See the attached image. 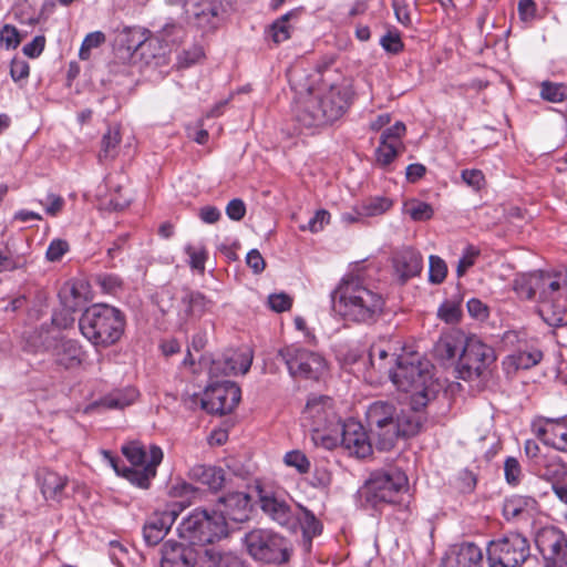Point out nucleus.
Here are the masks:
<instances>
[{
    "mask_svg": "<svg viewBox=\"0 0 567 567\" xmlns=\"http://www.w3.org/2000/svg\"><path fill=\"white\" fill-rule=\"evenodd\" d=\"M351 91L347 85H333L321 99V112L327 123L339 120L348 110Z\"/></svg>",
    "mask_w": 567,
    "mask_h": 567,
    "instance_id": "nucleus-21",
    "label": "nucleus"
},
{
    "mask_svg": "<svg viewBox=\"0 0 567 567\" xmlns=\"http://www.w3.org/2000/svg\"><path fill=\"white\" fill-rule=\"evenodd\" d=\"M284 463L289 467H295L298 473L305 474L310 468V462L300 451L287 452L284 456Z\"/></svg>",
    "mask_w": 567,
    "mask_h": 567,
    "instance_id": "nucleus-52",
    "label": "nucleus"
},
{
    "mask_svg": "<svg viewBox=\"0 0 567 567\" xmlns=\"http://www.w3.org/2000/svg\"><path fill=\"white\" fill-rule=\"evenodd\" d=\"M341 445L344 450L358 458H364L372 453V444L364 427L354 421L341 423V419L330 423L326 433H321V446L333 449Z\"/></svg>",
    "mask_w": 567,
    "mask_h": 567,
    "instance_id": "nucleus-6",
    "label": "nucleus"
},
{
    "mask_svg": "<svg viewBox=\"0 0 567 567\" xmlns=\"http://www.w3.org/2000/svg\"><path fill=\"white\" fill-rule=\"evenodd\" d=\"M64 311L75 312L87 300V285L83 280L66 282L59 292Z\"/></svg>",
    "mask_w": 567,
    "mask_h": 567,
    "instance_id": "nucleus-26",
    "label": "nucleus"
},
{
    "mask_svg": "<svg viewBox=\"0 0 567 567\" xmlns=\"http://www.w3.org/2000/svg\"><path fill=\"white\" fill-rule=\"evenodd\" d=\"M332 310L352 321L368 322L383 310L384 299L368 282L364 268L347 274L331 295Z\"/></svg>",
    "mask_w": 567,
    "mask_h": 567,
    "instance_id": "nucleus-3",
    "label": "nucleus"
},
{
    "mask_svg": "<svg viewBox=\"0 0 567 567\" xmlns=\"http://www.w3.org/2000/svg\"><path fill=\"white\" fill-rule=\"evenodd\" d=\"M408 491V477L400 470L375 472L362 489L365 502L373 507L381 504H393L401 501Z\"/></svg>",
    "mask_w": 567,
    "mask_h": 567,
    "instance_id": "nucleus-8",
    "label": "nucleus"
},
{
    "mask_svg": "<svg viewBox=\"0 0 567 567\" xmlns=\"http://www.w3.org/2000/svg\"><path fill=\"white\" fill-rule=\"evenodd\" d=\"M512 358L517 369H529L542 360L543 353L539 350L519 351Z\"/></svg>",
    "mask_w": 567,
    "mask_h": 567,
    "instance_id": "nucleus-53",
    "label": "nucleus"
},
{
    "mask_svg": "<svg viewBox=\"0 0 567 567\" xmlns=\"http://www.w3.org/2000/svg\"><path fill=\"white\" fill-rule=\"evenodd\" d=\"M404 151V146L395 145L384 141L379 142L375 150V163L381 168L389 167L395 158Z\"/></svg>",
    "mask_w": 567,
    "mask_h": 567,
    "instance_id": "nucleus-40",
    "label": "nucleus"
},
{
    "mask_svg": "<svg viewBox=\"0 0 567 567\" xmlns=\"http://www.w3.org/2000/svg\"><path fill=\"white\" fill-rule=\"evenodd\" d=\"M291 13H286L277 19L270 27V35L275 43H280L290 38V27L288 20Z\"/></svg>",
    "mask_w": 567,
    "mask_h": 567,
    "instance_id": "nucleus-51",
    "label": "nucleus"
},
{
    "mask_svg": "<svg viewBox=\"0 0 567 567\" xmlns=\"http://www.w3.org/2000/svg\"><path fill=\"white\" fill-rule=\"evenodd\" d=\"M535 544L553 567H567V538L555 527H544L535 536Z\"/></svg>",
    "mask_w": 567,
    "mask_h": 567,
    "instance_id": "nucleus-15",
    "label": "nucleus"
},
{
    "mask_svg": "<svg viewBox=\"0 0 567 567\" xmlns=\"http://www.w3.org/2000/svg\"><path fill=\"white\" fill-rule=\"evenodd\" d=\"M182 303L185 306L187 316L196 317H202L212 306V301L202 292L190 290L186 291L182 297Z\"/></svg>",
    "mask_w": 567,
    "mask_h": 567,
    "instance_id": "nucleus-35",
    "label": "nucleus"
},
{
    "mask_svg": "<svg viewBox=\"0 0 567 567\" xmlns=\"http://www.w3.org/2000/svg\"><path fill=\"white\" fill-rule=\"evenodd\" d=\"M405 355H408V357L415 355V357H419L421 360H425L419 353H403L395 359L394 368L388 367V363L385 362L389 357L388 351L379 346H373L369 353V361H370V364L372 365V368H375L380 371H382V370L386 371L389 373V377L391 378V371H394L396 369L399 359L402 357H405Z\"/></svg>",
    "mask_w": 567,
    "mask_h": 567,
    "instance_id": "nucleus-39",
    "label": "nucleus"
},
{
    "mask_svg": "<svg viewBox=\"0 0 567 567\" xmlns=\"http://www.w3.org/2000/svg\"><path fill=\"white\" fill-rule=\"evenodd\" d=\"M22 41V35L12 24H4L0 29V43L7 50L17 49Z\"/></svg>",
    "mask_w": 567,
    "mask_h": 567,
    "instance_id": "nucleus-50",
    "label": "nucleus"
},
{
    "mask_svg": "<svg viewBox=\"0 0 567 567\" xmlns=\"http://www.w3.org/2000/svg\"><path fill=\"white\" fill-rule=\"evenodd\" d=\"M185 254L189 257V266L192 269L203 274L205 271V262L207 259V250L204 246L186 245Z\"/></svg>",
    "mask_w": 567,
    "mask_h": 567,
    "instance_id": "nucleus-44",
    "label": "nucleus"
},
{
    "mask_svg": "<svg viewBox=\"0 0 567 567\" xmlns=\"http://www.w3.org/2000/svg\"><path fill=\"white\" fill-rule=\"evenodd\" d=\"M138 392L134 388H126L124 390H115L105 395L100 405L106 409H124L131 405L137 399Z\"/></svg>",
    "mask_w": 567,
    "mask_h": 567,
    "instance_id": "nucleus-34",
    "label": "nucleus"
},
{
    "mask_svg": "<svg viewBox=\"0 0 567 567\" xmlns=\"http://www.w3.org/2000/svg\"><path fill=\"white\" fill-rule=\"evenodd\" d=\"M252 363V354L249 351L233 352L226 357V368H223V375L246 374Z\"/></svg>",
    "mask_w": 567,
    "mask_h": 567,
    "instance_id": "nucleus-36",
    "label": "nucleus"
},
{
    "mask_svg": "<svg viewBox=\"0 0 567 567\" xmlns=\"http://www.w3.org/2000/svg\"><path fill=\"white\" fill-rule=\"evenodd\" d=\"M122 453L130 461L132 466H143L150 461V451L146 452L137 442H130L123 445Z\"/></svg>",
    "mask_w": 567,
    "mask_h": 567,
    "instance_id": "nucleus-42",
    "label": "nucleus"
},
{
    "mask_svg": "<svg viewBox=\"0 0 567 567\" xmlns=\"http://www.w3.org/2000/svg\"><path fill=\"white\" fill-rule=\"evenodd\" d=\"M200 560L205 567H246L238 556L216 547L204 548Z\"/></svg>",
    "mask_w": 567,
    "mask_h": 567,
    "instance_id": "nucleus-32",
    "label": "nucleus"
},
{
    "mask_svg": "<svg viewBox=\"0 0 567 567\" xmlns=\"http://www.w3.org/2000/svg\"><path fill=\"white\" fill-rule=\"evenodd\" d=\"M244 542L249 555L266 564H286L292 553L289 540L268 529H252Z\"/></svg>",
    "mask_w": 567,
    "mask_h": 567,
    "instance_id": "nucleus-7",
    "label": "nucleus"
},
{
    "mask_svg": "<svg viewBox=\"0 0 567 567\" xmlns=\"http://www.w3.org/2000/svg\"><path fill=\"white\" fill-rule=\"evenodd\" d=\"M219 7L220 0H186L184 2L185 19L199 28H209L218 16Z\"/></svg>",
    "mask_w": 567,
    "mask_h": 567,
    "instance_id": "nucleus-23",
    "label": "nucleus"
},
{
    "mask_svg": "<svg viewBox=\"0 0 567 567\" xmlns=\"http://www.w3.org/2000/svg\"><path fill=\"white\" fill-rule=\"evenodd\" d=\"M437 316L441 320L446 323H456L462 317L461 305L457 301L446 300L444 301L439 310Z\"/></svg>",
    "mask_w": 567,
    "mask_h": 567,
    "instance_id": "nucleus-47",
    "label": "nucleus"
},
{
    "mask_svg": "<svg viewBox=\"0 0 567 567\" xmlns=\"http://www.w3.org/2000/svg\"><path fill=\"white\" fill-rule=\"evenodd\" d=\"M403 213L414 221H425L433 217L434 209L430 204L413 198L403 204Z\"/></svg>",
    "mask_w": 567,
    "mask_h": 567,
    "instance_id": "nucleus-41",
    "label": "nucleus"
},
{
    "mask_svg": "<svg viewBox=\"0 0 567 567\" xmlns=\"http://www.w3.org/2000/svg\"><path fill=\"white\" fill-rule=\"evenodd\" d=\"M30 66L27 61L20 58H13L10 64V75L14 82L24 80L29 76Z\"/></svg>",
    "mask_w": 567,
    "mask_h": 567,
    "instance_id": "nucleus-58",
    "label": "nucleus"
},
{
    "mask_svg": "<svg viewBox=\"0 0 567 567\" xmlns=\"http://www.w3.org/2000/svg\"><path fill=\"white\" fill-rule=\"evenodd\" d=\"M391 381L410 401L408 410L398 408L388 401L371 403L365 412L370 431L377 437L379 450H390L400 436H413L419 433L423 416L420 411L439 393L441 386L433 378V365L419 357H402L398 367L391 371Z\"/></svg>",
    "mask_w": 567,
    "mask_h": 567,
    "instance_id": "nucleus-1",
    "label": "nucleus"
},
{
    "mask_svg": "<svg viewBox=\"0 0 567 567\" xmlns=\"http://www.w3.org/2000/svg\"><path fill=\"white\" fill-rule=\"evenodd\" d=\"M540 96L551 103H559L567 97V87L564 84L543 82Z\"/></svg>",
    "mask_w": 567,
    "mask_h": 567,
    "instance_id": "nucleus-43",
    "label": "nucleus"
},
{
    "mask_svg": "<svg viewBox=\"0 0 567 567\" xmlns=\"http://www.w3.org/2000/svg\"><path fill=\"white\" fill-rule=\"evenodd\" d=\"M157 42L150 31L141 27H125L116 30L114 38L115 56L123 63H136L138 60L148 63L156 53L146 54V49Z\"/></svg>",
    "mask_w": 567,
    "mask_h": 567,
    "instance_id": "nucleus-9",
    "label": "nucleus"
},
{
    "mask_svg": "<svg viewBox=\"0 0 567 567\" xmlns=\"http://www.w3.org/2000/svg\"><path fill=\"white\" fill-rule=\"evenodd\" d=\"M429 280L432 284L439 285L444 281L447 275L446 262L439 256H430L429 259Z\"/></svg>",
    "mask_w": 567,
    "mask_h": 567,
    "instance_id": "nucleus-46",
    "label": "nucleus"
},
{
    "mask_svg": "<svg viewBox=\"0 0 567 567\" xmlns=\"http://www.w3.org/2000/svg\"><path fill=\"white\" fill-rule=\"evenodd\" d=\"M278 355L285 361L291 375L317 379L312 364L319 363V357L295 346L279 350Z\"/></svg>",
    "mask_w": 567,
    "mask_h": 567,
    "instance_id": "nucleus-19",
    "label": "nucleus"
},
{
    "mask_svg": "<svg viewBox=\"0 0 567 567\" xmlns=\"http://www.w3.org/2000/svg\"><path fill=\"white\" fill-rule=\"evenodd\" d=\"M190 477L213 491L220 489L225 484V472L216 466L195 465L190 470Z\"/></svg>",
    "mask_w": 567,
    "mask_h": 567,
    "instance_id": "nucleus-31",
    "label": "nucleus"
},
{
    "mask_svg": "<svg viewBox=\"0 0 567 567\" xmlns=\"http://www.w3.org/2000/svg\"><path fill=\"white\" fill-rule=\"evenodd\" d=\"M513 288L523 299H537L538 313L548 326L567 324V270L519 274Z\"/></svg>",
    "mask_w": 567,
    "mask_h": 567,
    "instance_id": "nucleus-2",
    "label": "nucleus"
},
{
    "mask_svg": "<svg viewBox=\"0 0 567 567\" xmlns=\"http://www.w3.org/2000/svg\"><path fill=\"white\" fill-rule=\"evenodd\" d=\"M461 177L470 187L478 190L484 185V175L480 169H464Z\"/></svg>",
    "mask_w": 567,
    "mask_h": 567,
    "instance_id": "nucleus-62",
    "label": "nucleus"
},
{
    "mask_svg": "<svg viewBox=\"0 0 567 567\" xmlns=\"http://www.w3.org/2000/svg\"><path fill=\"white\" fill-rule=\"evenodd\" d=\"M529 554V544L524 536L507 534L488 544V567H522Z\"/></svg>",
    "mask_w": 567,
    "mask_h": 567,
    "instance_id": "nucleus-10",
    "label": "nucleus"
},
{
    "mask_svg": "<svg viewBox=\"0 0 567 567\" xmlns=\"http://www.w3.org/2000/svg\"><path fill=\"white\" fill-rule=\"evenodd\" d=\"M381 47L389 53L396 54L403 49V43L398 31H388L380 40Z\"/></svg>",
    "mask_w": 567,
    "mask_h": 567,
    "instance_id": "nucleus-57",
    "label": "nucleus"
},
{
    "mask_svg": "<svg viewBox=\"0 0 567 567\" xmlns=\"http://www.w3.org/2000/svg\"><path fill=\"white\" fill-rule=\"evenodd\" d=\"M105 42V34L101 31H94L89 33L80 48L79 58L81 60H89L91 56V50L99 48Z\"/></svg>",
    "mask_w": 567,
    "mask_h": 567,
    "instance_id": "nucleus-48",
    "label": "nucleus"
},
{
    "mask_svg": "<svg viewBox=\"0 0 567 567\" xmlns=\"http://www.w3.org/2000/svg\"><path fill=\"white\" fill-rule=\"evenodd\" d=\"M40 203L45 207V212L51 216L58 215L64 206V199L60 195L55 194H49L45 199Z\"/></svg>",
    "mask_w": 567,
    "mask_h": 567,
    "instance_id": "nucleus-64",
    "label": "nucleus"
},
{
    "mask_svg": "<svg viewBox=\"0 0 567 567\" xmlns=\"http://www.w3.org/2000/svg\"><path fill=\"white\" fill-rule=\"evenodd\" d=\"M483 554L473 543L451 545L442 558V567H482Z\"/></svg>",
    "mask_w": 567,
    "mask_h": 567,
    "instance_id": "nucleus-20",
    "label": "nucleus"
},
{
    "mask_svg": "<svg viewBox=\"0 0 567 567\" xmlns=\"http://www.w3.org/2000/svg\"><path fill=\"white\" fill-rule=\"evenodd\" d=\"M301 514L298 516V522L302 532V546L309 550L313 537L318 532V522L313 513L305 507H300Z\"/></svg>",
    "mask_w": 567,
    "mask_h": 567,
    "instance_id": "nucleus-37",
    "label": "nucleus"
},
{
    "mask_svg": "<svg viewBox=\"0 0 567 567\" xmlns=\"http://www.w3.org/2000/svg\"><path fill=\"white\" fill-rule=\"evenodd\" d=\"M41 492L47 499L59 501L64 493L68 477L55 472L43 470L38 474Z\"/></svg>",
    "mask_w": 567,
    "mask_h": 567,
    "instance_id": "nucleus-29",
    "label": "nucleus"
},
{
    "mask_svg": "<svg viewBox=\"0 0 567 567\" xmlns=\"http://www.w3.org/2000/svg\"><path fill=\"white\" fill-rule=\"evenodd\" d=\"M182 507L177 503L167 504L163 509L153 512L145 520L143 526V538L148 546H156L159 544L176 518L178 517Z\"/></svg>",
    "mask_w": 567,
    "mask_h": 567,
    "instance_id": "nucleus-16",
    "label": "nucleus"
},
{
    "mask_svg": "<svg viewBox=\"0 0 567 567\" xmlns=\"http://www.w3.org/2000/svg\"><path fill=\"white\" fill-rule=\"evenodd\" d=\"M532 430L544 444L567 453V422L565 417H537L532 423Z\"/></svg>",
    "mask_w": 567,
    "mask_h": 567,
    "instance_id": "nucleus-17",
    "label": "nucleus"
},
{
    "mask_svg": "<svg viewBox=\"0 0 567 567\" xmlns=\"http://www.w3.org/2000/svg\"><path fill=\"white\" fill-rule=\"evenodd\" d=\"M184 31L179 23L167 22L158 31L159 42L163 41L166 44L175 43L183 35Z\"/></svg>",
    "mask_w": 567,
    "mask_h": 567,
    "instance_id": "nucleus-55",
    "label": "nucleus"
},
{
    "mask_svg": "<svg viewBox=\"0 0 567 567\" xmlns=\"http://www.w3.org/2000/svg\"><path fill=\"white\" fill-rule=\"evenodd\" d=\"M504 475L507 484L517 486L524 476L520 463L516 457L509 456L504 462Z\"/></svg>",
    "mask_w": 567,
    "mask_h": 567,
    "instance_id": "nucleus-45",
    "label": "nucleus"
},
{
    "mask_svg": "<svg viewBox=\"0 0 567 567\" xmlns=\"http://www.w3.org/2000/svg\"><path fill=\"white\" fill-rule=\"evenodd\" d=\"M124 327V315L117 308L104 303L86 308L79 320L81 333L95 347L106 348L116 343Z\"/></svg>",
    "mask_w": 567,
    "mask_h": 567,
    "instance_id": "nucleus-4",
    "label": "nucleus"
},
{
    "mask_svg": "<svg viewBox=\"0 0 567 567\" xmlns=\"http://www.w3.org/2000/svg\"><path fill=\"white\" fill-rule=\"evenodd\" d=\"M44 348L59 369L73 370L83 362L84 350L78 340L54 336L47 340Z\"/></svg>",
    "mask_w": 567,
    "mask_h": 567,
    "instance_id": "nucleus-13",
    "label": "nucleus"
},
{
    "mask_svg": "<svg viewBox=\"0 0 567 567\" xmlns=\"http://www.w3.org/2000/svg\"><path fill=\"white\" fill-rule=\"evenodd\" d=\"M269 307L276 312H284L291 308L292 299L284 293H272L268 297Z\"/></svg>",
    "mask_w": 567,
    "mask_h": 567,
    "instance_id": "nucleus-59",
    "label": "nucleus"
},
{
    "mask_svg": "<svg viewBox=\"0 0 567 567\" xmlns=\"http://www.w3.org/2000/svg\"><path fill=\"white\" fill-rule=\"evenodd\" d=\"M495 359L496 357L493 348L485 344L476 336H471L464 340V346L457 364L458 377L463 380L477 378L495 361Z\"/></svg>",
    "mask_w": 567,
    "mask_h": 567,
    "instance_id": "nucleus-11",
    "label": "nucleus"
},
{
    "mask_svg": "<svg viewBox=\"0 0 567 567\" xmlns=\"http://www.w3.org/2000/svg\"><path fill=\"white\" fill-rule=\"evenodd\" d=\"M393 204V199L385 195L369 196L359 203V214L365 218L381 216L389 212Z\"/></svg>",
    "mask_w": 567,
    "mask_h": 567,
    "instance_id": "nucleus-33",
    "label": "nucleus"
},
{
    "mask_svg": "<svg viewBox=\"0 0 567 567\" xmlns=\"http://www.w3.org/2000/svg\"><path fill=\"white\" fill-rule=\"evenodd\" d=\"M258 502L261 511L279 525H288L293 517L289 504L272 491L258 487Z\"/></svg>",
    "mask_w": 567,
    "mask_h": 567,
    "instance_id": "nucleus-22",
    "label": "nucleus"
},
{
    "mask_svg": "<svg viewBox=\"0 0 567 567\" xmlns=\"http://www.w3.org/2000/svg\"><path fill=\"white\" fill-rule=\"evenodd\" d=\"M121 143V134L117 127H109L101 140V151L99 159H113L117 155V148Z\"/></svg>",
    "mask_w": 567,
    "mask_h": 567,
    "instance_id": "nucleus-38",
    "label": "nucleus"
},
{
    "mask_svg": "<svg viewBox=\"0 0 567 567\" xmlns=\"http://www.w3.org/2000/svg\"><path fill=\"white\" fill-rule=\"evenodd\" d=\"M69 250V244L62 239H54L49 245L47 258L50 261H58Z\"/></svg>",
    "mask_w": 567,
    "mask_h": 567,
    "instance_id": "nucleus-61",
    "label": "nucleus"
},
{
    "mask_svg": "<svg viewBox=\"0 0 567 567\" xmlns=\"http://www.w3.org/2000/svg\"><path fill=\"white\" fill-rule=\"evenodd\" d=\"M405 125L402 122H396L392 126L385 128L380 136L381 141L393 143L395 145L404 146L402 137L405 134Z\"/></svg>",
    "mask_w": 567,
    "mask_h": 567,
    "instance_id": "nucleus-56",
    "label": "nucleus"
},
{
    "mask_svg": "<svg viewBox=\"0 0 567 567\" xmlns=\"http://www.w3.org/2000/svg\"><path fill=\"white\" fill-rule=\"evenodd\" d=\"M197 555L189 546L167 540L161 548V567H194Z\"/></svg>",
    "mask_w": 567,
    "mask_h": 567,
    "instance_id": "nucleus-24",
    "label": "nucleus"
},
{
    "mask_svg": "<svg viewBox=\"0 0 567 567\" xmlns=\"http://www.w3.org/2000/svg\"><path fill=\"white\" fill-rule=\"evenodd\" d=\"M538 477L551 482H563L567 476V465L555 454H546L545 458L537 462V466L532 470Z\"/></svg>",
    "mask_w": 567,
    "mask_h": 567,
    "instance_id": "nucleus-28",
    "label": "nucleus"
},
{
    "mask_svg": "<svg viewBox=\"0 0 567 567\" xmlns=\"http://www.w3.org/2000/svg\"><path fill=\"white\" fill-rule=\"evenodd\" d=\"M104 457L110 462L114 471L130 481L132 484L147 488L150 482L156 475V467L163 460V452L158 446H151L150 461L143 466L121 467L120 461L115 458L110 452L103 451Z\"/></svg>",
    "mask_w": 567,
    "mask_h": 567,
    "instance_id": "nucleus-14",
    "label": "nucleus"
},
{
    "mask_svg": "<svg viewBox=\"0 0 567 567\" xmlns=\"http://www.w3.org/2000/svg\"><path fill=\"white\" fill-rule=\"evenodd\" d=\"M464 341L460 333L454 336H446L439 342V350L442 351L446 358L452 359L463 349Z\"/></svg>",
    "mask_w": 567,
    "mask_h": 567,
    "instance_id": "nucleus-49",
    "label": "nucleus"
},
{
    "mask_svg": "<svg viewBox=\"0 0 567 567\" xmlns=\"http://www.w3.org/2000/svg\"><path fill=\"white\" fill-rule=\"evenodd\" d=\"M203 56V50L198 47H194L190 50L183 51L177 56L178 68H188L200 60Z\"/></svg>",
    "mask_w": 567,
    "mask_h": 567,
    "instance_id": "nucleus-60",
    "label": "nucleus"
},
{
    "mask_svg": "<svg viewBox=\"0 0 567 567\" xmlns=\"http://www.w3.org/2000/svg\"><path fill=\"white\" fill-rule=\"evenodd\" d=\"M423 267L419 251L411 247L402 249L394 258V268L402 280L417 276Z\"/></svg>",
    "mask_w": 567,
    "mask_h": 567,
    "instance_id": "nucleus-27",
    "label": "nucleus"
},
{
    "mask_svg": "<svg viewBox=\"0 0 567 567\" xmlns=\"http://www.w3.org/2000/svg\"><path fill=\"white\" fill-rule=\"evenodd\" d=\"M178 535L193 545L204 546L225 537L228 533V523L216 512L205 508L194 509L185 517L178 528Z\"/></svg>",
    "mask_w": 567,
    "mask_h": 567,
    "instance_id": "nucleus-5",
    "label": "nucleus"
},
{
    "mask_svg": "<svg viewBox=\"0 0 567 567\" xmlns=\"http://www.w3.org/2000/svg\"><path fill=\"white\" fill-rule=\"evenodd\" d=\"M319 102L309 89L305 96H300L297 102L296 117L297 121L307 128L317 127V109Z\"/></svg>",
    "mask_w": 567,
    "mask_h": 567,
    "instance_id": "nucleus-30",
    "label": "nucleus"
},
{
    "mask_svg": "<svg viewBox=\"0 0 567 567\" xmlns=\"http://www.w3.org/2000/svg\"><path fill=\"white\" fill-rule=\"evenodd\" d=\"M480 255V250L468 245L463 251L462 257L460 258L456 267L457 277H463L465 272L475 264L477 257Z\"/></svg>",
    "mask_w": 567,
    "mask_h": 567,
    "instance_id": "nucleus-54",
    "label": "nucleus"
},
{
    "mask_svg": "<svg viewBox=\"0 0 567 567\" xmlns=\"http://www.w3.org/2000/svg\"><path fill=\"white\" fill-rule=\"evenodd\" d=\"M217 516H221L225 523L247 522L250 517V496L243 492H231L220 496L214 506Z\"/></svg>",
    "mask_w": 567,
    "mask_h": 567,
    "instance_id": "nucleus-18",
    "label": "nucleus"
},
{
    "mask_svg": "<svg viewBox=\"0 0 567 567\" xmlns=\"http://www.w3.org/2000/svg\"><path fill=\"white\" fill-rule=\"evenodd\" d=\"M226 214L231 220H241L246 214L245 203L239 198L231 199L226 206Z\"/></svg>",
    "mask_w": 567,
    "mask_h": 567,
    "instance_id": "nucleus-63",
    "label": "nucleus"
},
{
    "mask_svg": "<svg viewBox=\"0 0 567 567\" xmlns=\"http://www.w3.org/2000/svg\"><path fill=\"white\" fill-rule=\"evenodd\" d=\"M538 511V504L534 497L514 495L504 501L503 515L507 520H528Z\"/></svg>",
    "mask_w": 567,
    "mask_h": 567,
    "instance_id": "nucleus-25",
    "label": "nucleus"
},
{
    "mask_svg": "<svg viewBox=\"0 0 567 567\" xmlns=\"http://www.w3.org/2000/svg\"><path fill=\"white\" fill-rule=\"evenodd\" d=\"M240 389L231 381L212 382L206 388L202 406L209 413H230L240 401Z\"/></svg>",
    "mask_w": 567,
    "mask_h": 567,
    "instance_id": "nucleus-12",
    "label": "nucleus"
}]
</instances>
